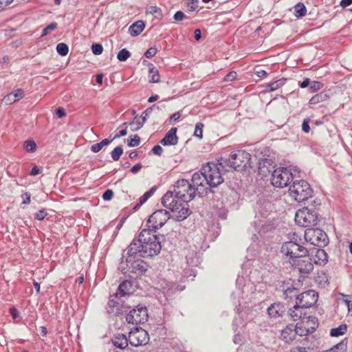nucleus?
<instances>
[{"label": "nucleus", "mask_w": 352, "mask_h": 352, "mask_svg": "<svg viewBox=\"0 0 352 352\" xmlns=\"http://www.w3.org/2000/svg\"><path fill=\"white\" fill-rule=\"evenodd\" d=\"M195 192L188 180H178L174 186V192L168 191L162 198V204L175 213L174 219L177 221H182L190 214L188 202L195 197Z\"/></svg>", "instance_id": "f257e3e1"}, {"label": "nucleus", "mask_w": 352, "mask_h": 352, "mask_svg": "<svg viewBox=\"0 0 352 352\" xmlns=\"http://www.w3.org/2000/svg\"><path fill=\"white\" fill-rule=\"evenodd\" d=\"M153 230L144 229L140 232L142 241V257L157 255L160 253L162 245L160 237L155 234Z\"/></svg>", "instance_id": "f03ea898"}, {"label": "nucleus", "mask_w": 352, "mask_h": 352, "mask_svg": "<svg viewBox=\"0 0 352 352\" xmlns=\"http://www.w3.org/2000/svg\"><path fill=\"white\" fill-rule=\"evenodd\" d=\"M224 165L222 162H208L202 166L206 184L211 188L219 186L223 182L222 171Z\"/></svg>", "instance_id": "7ed1b4c3"}, {"label": "nucleus", "mask_w": 352, "mask_h": 352, "mask_svg": "<svg viewBox=\"0 0 352 352\" xmlns=\"http://www.w3.org/2000/svg\"><path fill=\"white\" fill-rule=\"evenodd\" d=\"M298 173L299 170L297 168L288 169L285 167H279L272 172L271 177L272 184L278 188L286 187L294 178L296 173Z\"/></svg>", "instance_id": "20e7f679"}, {"label": "nucleus", "mask_w": 352, "mask_h": 352, "mask_svg": "<svg viewBox=\"0 0 352 352\" xmlns=\"http://www.w3.org/2000/svg\"><path fill=\"white\" fill-rule=\"evenodd\" d=\"M312 189L305 180L295 181L289 186V195L298 202H303L312 196Z\"/></svg>", "instance_id": "39448f33"}, {"label": "nucleus", "mask_w": 352, "mask_h": 352, "mask_svg": "<svg viewBox=\"0 0 352 352\" xmlns=\"http://www.w3.org/2000/svg\"><path fill=\"white\" fill-rule=\"evenodd\" d=\"M304 236L307 242L318 247L325 246L329 241L327 234L319 228H308Z\"/></svg>", "instance_id": "423d86ee"}, {"label": "nucleus", "mask_w": 352, "mask_h": 352, "mask_svg": "<svg viewBox=\"0 0 352 352\" xmlns=\"http://www.w3.org/2000/svg\"><path fill=\"white\" fill-rule=\"evenodd\" d=\"M295 221L298 225L302 227L315 226L318 221V215L315 211L305 208L296 212Z\"/></svg>", "instance_id": "0eeeda50"}, {"label": "nucleus", "mask_w": 352, "mask_h": 352, "mask_svg": "<svg viewBox=\"0 0 352 352\" xmlns=\"http://www.w3.org/2000/svg\"><path fill=\"white\" fill-rule=\"evenodd\" d=\"M250 154L245 151L232 152L230 154L228 166L234 170L246 167L250 164Z\"/></svg>", "instance_id": "6e6552de"}, {"label": "nucleus", "mask_w": 352, "mask_h": 352, "mask_svg": "<svg viewBox=\"0 0 352 352\" xmlns=\"http://www.w3.org/2000/svg\"><path fill=\"white\" fill-rule=\"evenodd\" d=\"M280 251L283 254L290 256L292 261L301 256H306L308 254L307 248L300 245V243L292 242H285L281 247Z\"/></svg>", "instance_id": "1a4fd4ad"}, {"label": "nucleus", "mask_w": 352, "mask_h": 352, "mask_svg": "<svg viewBox=\"0 0 352 352\" xmlns=\"http://www.w3.org/2000/svg\"><path fill=\"white\" fill-rule=\"evenodd\" d=\"M170 219V214L166 210H157L155 211L148 218L147 223L148 227L152 228L151 230L154 232L157 230L162 228L166 222Z\"/></svg>", "instance_id": "9d476101"}, {"label": "nucleus", "mask_w": 352, "mask_h": 352, "mask_svg": "<svg viewBox=\"0 0 352 352\" xmlns=\"http://www.w3.org/2000/svg\"><path fill=\"white\" fill-rule=\"evenodd\" d=\"M148 311L146 307L138 305L133 309L126 315V320L128 323L141 324L144 323L148 320Z\"/></svg>", "instance_id": "9b49d317"}, {"label": "nucleus", "mask_w": 352, "mask_h": 352, "mask_svg": "<svg viewBox=\"0 0 352 352\" xmlns=\"http://www.w3.org/2000/svg\"><path fill=\"white\" fill-rule=\"evenodd\" d=\"M129 343L134 346L144 345L148 343L149 336L147 331L142 328H135L129 333Z\"/></svg>", "instance_id": "f8f14e48"}, {"label": "nucleus", "mask_w": 352, "mask_h": 352, "mask_svg": "<svg viewBox=\"0 0 352 352\" xmlns=\"http://www.w3.org/2000/svg\"><path fill=\"white\" fill-rule=\"evenodd\" d=\"M291 263L294 268L298 270L299 273L303 276L311 273L314 270L312 260L309 257L308 254L306 256H301L294 259Z\"/></svg>", "instance_id": "ddd939ff"}, {"label": "nucleus", "mask_w": 352, "mask_h": 352, "mask_svg": "<svg viewBox=\"0 0 352 352\" xmlns=\"http://www.w3.org/2000/svg\"><path fill=\"white\" fill-rule=\"evenodd\" d=\"M288 313L291 319H292L294 321H296L300 319H302V321H305V320H307L306 321L307 323L311 321L315 324L316 321L317 320L315 317H307V309L304 307H301V305H300L297 302H296V305L294 306L293 308L289 309Z\"/></svg>", "instance_id": "4468645a"}, {"label": "nucleus", "mask_w": 352, "mask_h": 352, "mask_svg": "<svg viewBox=\"0 0 352 352\" xmlns=\"http://www.w3.org/2000/svg\"><path fill=\"white\" fill-rule=\"evenodd\" d=\"M318 295L314 290H308L298 295L296 302L306 309L314 305L318 300Z\"/></svg>", "instance_id": "2eb2a0df"}, {"label": "nucleus", "mask_w": 352, "mask_h": 352, "mask_svg": "<svg viewBox=\"0 0 352 352\" xmlns=\"http://www.w3.org/2000/svg\"><path fill=\"white\" fill-rule=\"evenodd\" d=\"M106 309L108 314L117 316L126 312L127 307L123 305L122 301L118 296L116 298L115 296L114 298L109 299Z\"/></svg>", "instance_id": "dca6fc26"}, {"label": "nucleus", "mask_w": 352, "mask_h": 352, "mask_svg": "<svg viewBox=\"0 0 352 352\" xmlns=\"http://www.w3.org/2000/svg\"><path fill=\"white\" fill-rule=\"evenodd\" d=\"M126 263L129 272L142 274L147 270V265L142 259L133 261L131 258H126Z\"/></svg>", "instance_id": "f3484780"}, {"label": "nucleus", "mask_w": 352, "mask_h": 352, "mask_svg": "<svg viewBox=\"0 0 352 352\" xmlns=\"http://www.w3.org/2000/svg\"><path fill=\"white\" fill-rule=\"evenodd\" d=\"M158 108L156 104H153L151 107L146 109L142 114L141 117H135L134 120L129 123L132 131H136L141 129L145 123L147 117L151 113L153 108Z\"/></svg>", "instance_id": "a211bd4d"}, {"label": "nucleus", "mask_w": 352, "mask_h": 352, "mask_svg": "<svg viewBox=\"0 0 352 352\" xmlns=\"http://www.w3.org/2000/svg\"><path fill=\"white\" fill-rule=\"evenodd\" d=\"M302 329L301 326L287 325L281 331L280 338L285 342H290L295 338L297 333Z\"/></svg>", "instance_id": "6ab92c4d"}, {"label": "nucleus", "mask_w": 352, "mask_h": 352, "mask_svg": "<svg viewBox=\"0 0 352 352\" xmlns=\"http://www.w3.org/2000/svg\"><path fill=\"white\" fill-rule=\"evenodd\" d=\"M142 240L140 239V234H139L138 239H134L127 248L128 258L139 254L142 256Z\"/></svg>", "instance_id": "aec40b11"}, {"label": "nucleus", "mask_w": 352, "mask_h": 352, "mask_svg": "<svg viewBox=\"0 0 352 352\" xmlns=\"http://www.w3.org/2000/svg\"><path fill=\"white\" fill-rule=\"evenodd\" d=\"M177 128H171L165 135L164 138L161 140L160 143L164 146L176 145L178 142V137L177 136Z\"/></svg>", "instance_id": "412c9836"}, {"label": "nucleus", "mask_w": 352, "mask_h": 352, "mask_svg": "<svg viewBox=\"0 0 352 352\" xmlns=\"http://www.w3.org/2000/svg\"><path fill=\"white\" fill-rule=\"evenodd\" d=\"M285 311V306L280 302L274 303L267 309L270 316L275 318L282 316Z\"/></svg>", "instance_id": "4be33fe9"}, {"label": "nucleus", "mask_w": 352, "mask_h": 352, "mask_svg": "<svg viewBox=\"0 0 352 352\" xmlns=\"http://www.w3.org/2000/svg\"><path fill=\"white\" fill-rule=\"evenodd\" d=\"M111 341L116 348L120 349H125L129 343V337L126 338V336L122 333H118L115 335L112 338Z\"/></svg>", "instance_id": "5701e85b"}, {"label": "nucleus", "mask_w": 352, "mask_h": 352, "mask_svg": "<svg viewBox=\"0 0 352 352\" xmlns=\"http://www.w3.org/2000/svg\"><path fill=\"white\" fill-rule=\"evenodd\" d=\"M133 292V284L129 280H124L120 284L118 287V291L116 294V298L118 296L122 297L126 295H129Z\"/></svg>", "instance_id": "b1692460"}, {"label": "nucleus", "mask_w": 352, "mask_h": 352, "mask_svg": "<svg viewBox=\"0 0 352 352\" xmlns=\"http://www.w3.org/2000/svg\"><path fill=\"white\" fill-rule=\"evenodd\" d=\"M206 182V179L204 178L203 170L201 169L200 172L195 173L192 177V187L198 190V188L199 186H204V183Z\"/></svg>", "instance_id": "393cba45"}, {"label": "nucleus", "mask_w": 352, "mask_h": 352, "mask_svg": "<svg viewBox=\"0 0 352 352\" xmlns=\"http://www.w3.org/2000/svg\"><path fill=\"white\" fill-rule=\"evenodd\" d=\"M327 258L328 256L325 251L322 249L318 248L315 252L314 262L320 265H324L328 261Z\"/></svg>", "instance_id": "a878e982"}, {"label": "nucleus", "mask_w": 352, "mask_h": 352, "mask_svg": "<svg viewBox=\"0 0 352 352\" xmlns=\"http://www.w3.org/2000/svg\"><path fill=\"white\" fill-rule=\"evenodd\" d=\"M184 287H180L175 283H166V287H164V295L166 297H172L176 292H181L184 289Z\"/></svg>", "instance_id": "bb28decb"}, {"label": "nucleus", "mask_w": 352, "mask_h": 352, "mask_svg": "<svg viewBox=\"0 0 352 352\" xmlns=\"http://www.w3.org/2000/svg\"><path fill=\"white\" fill-rule=\"evenodd\" d=\"M145 24L142 21H138L133 23L129 28L131 36H138L144 30Z\"/></svg>", "instance_id": "cd10ccee"}, {"label": "nucleus", "mask_w": 352, "mask_h": 352, "mask_svg": "<svg viewBox=\"0 0 352 352\" xmlns=\"http://www.w3.org/2000/svg\"><path fill=\"white\" fill-rule=\"evenodd\" d=\"M148 78L151 82H158L160 80L159 72L153 64H150Z\"/></svg>", "instance_id": "c85d7f7f"}, {"label": "nucleus", "mask_w": 352, "mask_h": 352, "mask_svg": "<svg viewBox=\"0 0 352 352\" xmlns=\"http://www.w3.org/2000/svg\"><path fill=\"white\" fill-rule=\"evenodd\" d=\"M112 141H113V140H109L107 138H105V139L102 140L100 142L93 144L91 146V151L96 153H98L100 151L102 150V148L104 146H107L109 144H111Z\"/></svg>", "instance_id": "c756f323"}, {"label": "nucleus", "mask_w": 352, "mask_h": 352, "mask_svg": "<svg viewBox=\"0 0 352 352\" xmlns=\"http://www.w3.org/2000/svg\"><path fill=\"white\" fill-rule=\"evenodd\" d=\"M346 324H340L339 327L331 329L330 336L332 337H338L344 335L346 332Z\"/></svg>", "instance_id": "7c9ffc66"}, {"label": "nucleus", "mask_w": 352, "mask_h": 352, "mask_svg": "<svg viewBox=\"0 0 352 352\" xmlns=\"http://www.w3.org/2000/svg\"><path fill=\"white\" fill-rule=\"evenodd\" d=\"M306 324H307L306 321H302L300 323L296 324V326H301L302 327V329L300 330V331L297 334L300 335V336H306V335H307V333H312L316 330L315 326L311 327H310L311 330H309V327H308L306 325Z\"/></svg>", "instance_id": "2f4dec72"}, {"label": "nucleus", "mask_w": 352, "mask_h": 352, "mask_svg": "<svg viewBox=\"0 0 352 352\" xmlns=\"http://www.w3.org/2000/svg\"><path fill=\"white\" fill-rule=\"evenodd\" d=\"M285 80H286L285 78H281L278 80L274 81L272 82L269 83L266 86V88L270 91H275L278 89L279 87H282L285 84Z\"/></svg>", "instance_id": "473e14b6"}, {"label": "nucleus", "mask_w": 352, "mask_h": 352, "mask_svg": "<svg viewBox=\"0 0 352 352\" xmlns=\"http://www.w3.org/2000/svg\"><path fill=\"white\" fill-rule=\"evenodd\" d=\"M295 16L296 17H302L306 15L307 8L302 3H297L295 7Z\"/></svg>", "instance_id": "72a5a7b5"}, {"label": "nucleus", "mask_w": 352, "mask_h": 352, "mask_svg": "<svg viewBox=\"0 0 352 352\" xmlns=\"http://www.w3.org/2000/svg\"><path fill=\"white\" fill-rule=\"evenodd\" d=\"M346 350V342L344 340L341 341L338 344L333 346L329 350L325 351L324 352H345Z\"/></svg>", "instance_id": "f704fd0d"}, {"label": "nucleus", "mask_w": 352, "mask_h": 352, "mask_svg": "<svg viewBox=\"0 0 352 352\" xmlns=\"http://www.w3.org/2000/svg\"><path fill=\"white\" fill-rule=\"evenodd\" d=\"M154 191L155 188H152L151 190L146 192L142 197H140L139 204L134 207V209L136 210L140 206L144 204L148 200V199L152 196Z\"/></svg>", "instance_id": "c9c22d12"}, {"label": "nucleus", "mask_w": 352, "mask_h": 352, "mask_svg": "<svg viewBox=\"0 0 352 352\" xmlns=\"http://www.w3.org/2000/svg\"><path fill=\"white\" fill-rule=\"evenodd\" d=\"M327 97V95L324 93H320L314 96L309 100V103L311 104H317L321 101H324Z\"/></svg>", "instance_id": "e433bc0d"}, {"label": "nucleus", "mask_w": 352, "mask_h": 352, "mask_svg": "<svg viewBox=\"0 0 352 352\" xmlns=\"http://www.w3.org/2000/svg\"><path fill=\"white\" fill-rule=\"evenodd\" d=\"M56 51L59 55L65 56L68 54L69 47L65 43H60L56 45Z\"/></svg>", "instance_id": "4c0bfd02"}, {"label": "nucleus", "mask_w": 352, "mask_h": 352, "mask_svg": "<svg viewBox=\"0 0 352 352\" xmlns=\"http://www.w3.org/2000/svg\"><path fill=\"white\" fill-rule=\"evenodd\" d=\"M24 148L27 152L32 153L36 150V144L33 140H27L23 144Z\"/></svg>", "instance_id": "58836bf2"}, {"label": "nucleus", "mask_w": 352, "mask_h": 352, "mask_svg": "<svg viewBox=\"0 0 352 352\" xmlns=\"http://www.w3.org/2000/svg\"><path fill=\"white\" fill-rule=\"evenodd\" d=\"M123 153V148L122 146H119L116 147L111 153V155L112 159L114 161H118L120 158L121 155Z\"/></svg>", "instance_id": "ea45409f"}, {"label": "nucleus", "mask_w": 352, "mask_h": 352, "mask_svg": "<svg viewBox=\"0 0 352 352\" xmlns=\"http://www.w3.org/2000/svg\"><path fill=\"white\" fill-rule=\"evenodd\" d=\"M131 56V53L126 49L121 50L117 55V58L120 61H126Z\"/></svg>", "instance_id": "a19ab883"}, {"label": "nucleus", "mask_w": 352, "mask_h": 352, "mask_svg": "<svg viewBox=\"0 0 352 352\" xmlns=\"http://www.w3.org/2000/svg\"><path fill=\"white\" fill-rule=\"evenodd\" d=\"M127 141L129 146H138L140 144V138L138 135H135L133 136H130Z\"/></svg>", "instance_id": "79ce46f5"}, {"label": "nucleus", "mask_w": 352, "mask_h": 352, "mask_svg": "<svg viewBox=\"0 0 352 352\" xmlns=\"http://www.w3.org/2000/svg\"><path fill=\"white\" fill-rule=\"evenodd\" d=\"M58 27V24L55 22L51 23L43 30L41 36L47 35L52 31L56 30Z\"/></svg>", "instance_id": "37998d69"}, {"label": "nucleus", "mask_w": 352, "mask_h": 352, "mask_svg": "<svg viewBox=\"0 0 352 352\" xmlns=\"http://www.w3.org/2000/svg\"><path fill=\"white\" fill-rule=\"evenodd\" d=\"M297 293H298L297 289L293 287H289L287 289H285L284 291V294H285L286 298H292L293 297V296L297 297Z\"/></svg>", "instance_id": "c03bdc74"}, {"label": "nucleus", "mask_w": 352, "mask_h": 352, "mask_svg": "<svg viewBox=\"0 0 352 352\" xmlns=\"http://www.w3.org/2000/svg\"><path fill=\"white\" fill-rule=\"evenodd\" d=\"M203 127L204 124L201 122L196 124L194 135L201 139L203 137Z\"/></svg>", "instance_id": "a18cd8bd"}, {"label": "nucleus", "mask_w": 352, "mask_h": 352, "mask_svg": "<svg viewBox=\"0 0 352 352\" xmlns=\"http://www.w3.org/2000/svg\"><path fill=\"white\" fill-rule=\"evenodd\" d=\"M288 239L287 242H292L294 243H300L302 239L296 232H291L288 234Z\"/></svg>", "instance_id": "49530a36"}, {"label": "nucleus", "mask_w": 352, "mask_h": 352, "mask_svg": "<svg viewBox=\"0 0 352 352\" xmlns=\"http://www.w3.org/2000/svg\"><path fill=\"white\" fill-rule=\"evenodd\" d=\"M14 96V100L18 101L24 97V92L21 89H17L11 92Z\"/></svg>", "instance_id": "de8ad7c7"}, {"label": "nucleus", "mask_w": 352, "mask_h": 352, "mask_svg": "<svg viewBox=\"0 0 352 352\" xmlns=\"http://www.w3.org/2000/svg\"><path fill=\"white\" fill-rule=\"evenodd\" d=\"M91 50L95 55H100L102 53L103 47L101 44L94 43L91 46Z\"/></svg>", "instance_id": "09e8293b"}, {"label": "nucleus", "mask_w": 352, "mask_h": 352, "mask_svg": "<svg viewBox=\"0 0 352 352\" xmlns=\"http://www.w3.org/2000/svg\"><path fill=\"white\" fill-rule=\"evenodd\" d=\"M322 87H323V85L322 82H318V81H314L311 82L309 89L312 91H318V90L322 89Z\"/></svg>", "instance_id": "8fccbe9b"}, {"label": "nucleus", "mask_w": 352, "mask_h": 352, "mask_svg": "<svg viewBox=\"0 0 352 352\" xmlns=\"http://www.w3.org/2000/svg\"><path fill=\"white\" fill-rule=\"evenodd\" d=\"M157 51V50L155 47H150L144 53V56L147 58H152L156 54Z\"/></svg>", "instance_id": "3c124183"}, {"label": "nucleus", "mask_w": 352, "mask_h": 352, "mask_svg": "<svg viewBox=\"0 0 352 352\" xmlns=\"http://www.w3.org/2000/svg\"><path fill=\"white\" fill-rule=\"evenodd\" d=\"M113 195V192L111 189H107L105 190L102 195V198L105 201H109L112 199Z\"/></svg>", "instance_id": "603ef678"}, {"label": "nucleus", "mask_w": 352, "mask_h": 352, "mask_svg": "<svg viewBox=\"0 0 352 352\" xmlns=\"http://www.w3.org/2000/svg\"><path fill=\"white\" fill-rule=\"evenodd\" d=\"M47 212L45 209L39 210L38 212L35 214V219L38 221H42L47 216Z\"/></svg>", "instance_id": "864d4df0"}, {"label": "nucleus", "mask_w": 352, "mask_h": 352, "mask_svg": "<svg viewBox=\"0 0 352 352\" xmlns=\"http://www.w3.org/2000/svg\"><path fill=\"white\" fill-rule=\"evenodd\" d=\"M302 131L307 133L310 131V126H309V119H305L302 122Z\"/></svg>", "instance_id": "5fc2aeb1"}, {"label": "nucleus", "mask_w": 352, "mask_h": 352, "mask_svg": "<svg viewBox=\"0 0 352 352\" xmlns=\"http://www.w3.org/2000/svg\"><path fill=\"white\" fill-rule=\"evenodd\" d=\"M14 0H0V12L3 11L8 6L11 4Z\"/></svg>", "instance_id": "6e6d98bb"}, {"label": "nucleus", "mask_w": 352, "mask_h": 352, "mask_svg": "<svg viewBox=\"0 0 352 352\" xmlns=\"http://www.w3.org/2000/svg\"><path fill=\"white\" fill-rule=\"evenodd\" d=\"M185 17L184 13L182 11H177L174 15V19L177 21H182Z\"/></svg>", "instance_id": "4d7b16f0"}, {"label": "nucleus", "mask_w": 352, "mask_h": 352, "mask_svg": "<svg viewBox=\"0 0 352 352\" xmlns=\"http://www.w3.org/2000/svg\"><path fill=\"white\" fill-rule=\"evenodd\" d=\"M3 100L6 104H12V103L16 102L15 100H14V96H13V95L11 94V93H10L7 96H6L3 98Z\"/></svg>", "instance_id": "13d9d810"}, {"label": "nucleus", "mask_w": 352, "mask_h": 352, "mask_svg": "<svg viewBox=\"0 0 352 352\" xmlns=\"http://www.w3.org/2000/svg\"><path fill=\"white\" fill-rule=\"evenodd\" d=\"M152 151L155 155L160 156L163 152V148L160 145H155Z\"/></svg>", "instance_id": "bf43d9fd"}, {"label": "nucleus", "mask_w": 352, "mask_h": 352, "mask_svg": "<svg viewBox=\"0 0 352 352\" xmlns=\"http://www.w3.org/2000/svg\"><path fill=\"white\" fill-rule=\"evenodd\" d=\"M21 197L23 199V204H28L30 202V197L31 195L29 192H25L21 195Z\"/></svg>", "instance_id": "052dcab7"}, {"label": "nucleus", "mask_w": 352, "mask_h": 352, "mask_svg": "<svg viewBox=\"0 0 352 352\" xmlns=\"http://www.w3.org/2000/svg\"><path fill=\"white\" fill-rule=\"evenodd\" d=\"M180 117H181L180 112H179V111L175 112L173 114H172L171 116L170 117L169 122L170 123H173V122L178 120L180 118Z\"/></svg>", "instance_id": "680f3d73"}, {"label": "nucleus", "mask_w": 352, "mask_h": 352, "mask_svg": "<svg viewBox=\"0 0 352 352\" xmlns=\"http://www.w3.org/2000/svg\"><path fill=\"white\" fill-rule=\"evenodd\" d=\"M65 114V111L63 107H58L56 109V115L58 118L64 117Z\"/></svg>", "instance_id": "e2e57ef3"}, {"label": "nucleus", "mask_w": 352, "mask_h": 352, "mask_svg": "<svg viewBox=\"0 0 352 352\" xmlns=\"http://www.w3.org/2000/svg\"><path fill=\"white\" fill-rule=\"evenodd\" d=\"M236 77V73L234 72H230L225 76L226 81H232Z\"/></svg>", "instance_id": "0e129e2a"}, {"label": "nucleus", "mask_w": 352, "mask_h": 352, "mask_svg": "<svg viewBox=\"0 0 352 352\" xmlns=\"http://www.w3.org/2000/svg\"><path fill=\"white\" fill-rule=\"evenodd\" d=\"M160 12V9L156 6H151L148 9V13L153 14V15L156 14Z\"/></svg>", "instance_id": "69168bd1"}, {"label": "nucleus", "mask_w": 352, "mask_h": 352, "mask_svg": "<svg viewBox=\"0 0 352 352\" xmlns=\"http://www.w3.org/2000/svg\"><path fill=\"white\" fill-rule=\"evenodd\" d=\"M142 168V165L140 163H138L131 168V171L132 173L136 174Z\"/></svg>", "instance_id": "338daca9"}, {"label": "nucleus", "mask_w": 352, "mask_h": 352, "mask_svg": "<svg viewBox=\"0 0 352 352\" xmlns=\"http://www.w3.org/2000/svg\"><path fill=\"white\" fill-rule=\"evenodd\" d=\"M308 349L305 346H296L292 349V352H307Z\"/></svg>", "instance_id": "774afa93"}]
</instances>
